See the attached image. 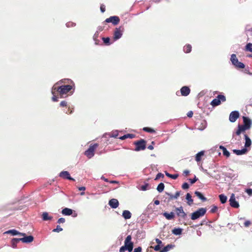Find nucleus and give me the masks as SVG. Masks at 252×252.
Wrapping results in <instances>:
<instances>
[{
    "instance_id": "f257e3e1",
    "label": "nucleus",
    "mask_w": 252,
    "mask_h": 252,
    "mask_svg": "<svg viewBox=\"0 0 252 252\" xmlns=\"http://www.w3.org/2000/svg\"><path fill=\"white\" fill-rule=\"evenodd\" d=\"M131 236L128 235L126 238L124 242V246L121 247L120 249V252H125L128 251V252H131L133 248V243L131 241Z\"/></svg>"
},
{
    "instance_id": "f03ea898",
    "label": "nucleus",
    "mask_w": 252,
    "mask_h": 252,
    "mask_svg": "<svg viewBox=\"0 0 252 252\" xmlns=\"http://www.w3.org/2000/svg\"><path fill=\"white\" fill-rule=\"evenodd\" d=\"M206 212V208H200L191 214V219L192 220H196L200 217L203 216L205 214Z\"/></svg>"
},
{
    "instance_id": "7ed1b4c3",
    "label": "nucleus",
    "mask_w": 252,
    "mask_h": 252,
    "mask_svg": "<svg viewBox=\"0 0 252 252\" xmlns=\"http://www.w3.org/2000/svg\"><path fill=\"white\" fill-rule=\"evenodd\" d=\"M231 62L233 65H234L236 68H245V64L240 62L238 59L237 58L236 55L235 54H232L230 58Z\"/></svg>"
},
{
    "instance_id": "20e7f679",
    "label": "nucleus",
    "mask_w": 252,
    "mask_h": 252,
    "mask_svg": "<svg viewBox=\"0 0 252 252\" xmlns=\"http://www.w3.org/2000/svg\"><path fill=\"white\" fill-rule=\"evenodd\" d=\"M98 145L95 143L93 145H91L89 149L85 152V155L89 158H91L94 156V152L95 149L98 147Z\"/></svg>"
},
{
    "instance_id": "39448f33",
    "label": "nucleus",
    "mask_w": 252,
    "mask_h": 252,
    "mask_svg": "<svg viewBox=\"0 0 252 252\" xmlns=\"http://www.w3.org/2000/svg\"><path fill=\"white\" fill-rule=\"evenodd\" d=\"M72 88V87L70 85H62L58 88V92L61 95L66 94Z\"/></svg>"
},
{
    "instance_id": "423d86ee",
    "label": "nucleus",
    "mask_w": 252,
    "mask_h": 252,
    "mask_svg": "<svg viewBox=\"0 0 252 252\" xmlns=\"http://www.w3.org/2000/svg\"><path fill=\"white\" fill-rule=\"evenodd\" d=\"M134 144L136 146L135 149V151L144 150L146 148V141L144 139H141L135 142Z\"/></svg>"
},
{
    "instance_id": "0eeeda50",
    "label": "nucleus",
    "mask_w": 252,
    "mask_h": 252,
    "mask_svg": "<svg viewBox=\"0 0 252 252\" xmlns=\"http://www.w3.org/2000/svg\"><path fill=\"white\" fill-rule=\"evenodd\" d=\"M243 125H242L244 127H245L247 130L250 129L252 125V121L251 119H250L248 117L243 116Z\"/></svg>"
},
{
    "instance_id": "6e6552de",
    "label": "nucleus",
    "mask_w": 252,
    "mask_h": 252,
    "mask_svg": "<svg viewBox=\"0 0 252 252\" xmlns=\"http://www.w3.org/2000/svg\"><path fill=\"white\" fill-rule=\"evenodd\" d=\"M230 205L233 208H238L239 207V202L236 200L235 194H231L229 200Z\"/></svg>"
},
{
    "instance_id": "1a4fd4ad",
    "label": "nucleus",
    "mask_w": 252,
    "mask_h": 252,
    "mask_svg": "<svg viewBox=\"0 0 252 252\" xmlns=\"http://www.w3.org/2000/svg\"><path fill=\"white\" fill-rule=\"evenodd\" d=\"M175 211L177 215L183 219H185L187 215V214L184 212L183 210V208L182 206H181L180 207H176L175 208Z\"/></svg>"
},
{
    "instance_id": "9d476101",
    "label": "nucleus",
    "mask_w": 252,
    "mask_h": 252,
    "mask_svg": "<svg viewBox=\"0 0 252 252\" xmlns=\"http://www.w3.org/2000/svg\"><path fill=\"white\" fill-rule=\"evenodd\" d=\"M120 19L118 16H113L105 20L107 23H112L114 25H117L120 22Z\"/></svg>"
},
{
    "instance_id": "9b49d317",
    "label": "nucleus",
    "mask_w": 252,
    "mask_h": 252,
    "mask_svg": "<svg viewBox=\"0 0 252 252\" xmlns=\"http://www.w3.org/2000/svg\"><path fill=\"white\" fill-rule=\"evenodd\" d=\"M239 117V113L237 111H234L230 113L229 120L230 122L234 123Z\"/></svg>"
},
{
    "instance_id": "f8f14e48",
    "label": "nucleus",
    "mask_w": 252,
    "mask_h": 252,
    "mask_svg": "<svg viewBox=\"0 0 252 252\" xmlns=\"http://www.w3.org/2000/svg\"><path fill=\"white\" fill-rule=\"evenodd\" d=\"M121 27L115 29L114 32V39L117 40L120 39L123 35V31L121 30Z\"/></svg>"
},
{
    "instance_id": "ddd939ff",
    "label": "nucleus",
    "mask_w": 252,
    "mask_h": 252,
    "mask_svg": "<svg viewBox=\"0 0 252 252\" xmlns=\"http://www.w3.org/2000/svg\"><path fill=\"white\" fill-rule=\"evenodd\" d=\"M59 176L63 179L74 181V179L70 176L69 173L67 171H63L61 172L59 174Z\"/></svg>"
},
{
    "instance_id": "4468645a",
    "label": "nucleus",
    "mask_w": 252,
    "mask_h": 252,
    "mask_svg": "<svg viewBox=\"0 0 252 252\" xmlns=\"http://www.w3.org/2000/svg\"><path fill=\"white\" fill-rule=\"evenodd\" d=\"M23 238H20L18 240H21V241L24 243H30L33 241L34 238L32 235L26 236L25 234V236H23Z\"/></svg>"
},
{
    "instance_id": "2eb2a0df",
    "label": "nucleus",
    "mask_w": 252,
    "mask_h": 252,
    "mask_svg": "<svg viewBox=\"0 0 252 252\" xmlns=\"http://www.w3.org/2000/svg\"><path fill=\"white\" fill-rule=\"evenodd\" d=\"M108 204L112 208L116 209L118 207L119 203L117 199L113 198L109 201Z\"/></svg>"
},
{
    "instance_id": "dca6fc26",
    "label": "nucleus",
    "mask_w": 252,
    "mask_h": 252,
    "mask_svg": "<svg viewBox=\"0 0 252 252\" xmlns=\"http://www.w3.org/2000/svg\"><path fill=\"white\" fill-rule=\"evenodd\" d=\"M180 91H181L182 95L186 96H188L189 94V93L190 92V90L189 87L184 86L181 88Z\"/></svg>"
},
{
    "instance_id": "f3484780",
    "label": "nucleus",
    "mask_w": 252,
    "mask_h": 252,
    "mask_svg": "<svg viewBox=\"0 0 252 252\" xmlns=\"http://www.w3.org/2000/svg\"><path fill=\"white\" fill-rule=\"evenodd\" d=\"M5 234H11L13 236H16V235H20V236H25V233H21L15 229H11L6 231L4 232Z\"/></svg>"
},
{
    "instance_id": "a211bd4d",
    "label": "nucleus",
    "mask_w": 252,
    "mask_h": 252,
    "mask_svg": "<svg viewBox=\"0 0 252 252\" xmlns=\"http://www.w3.org/2000/svg\"><path fill=\"white\" fill-rule=\"evenodd\" d=\"M248 151V149L246 148H243L241 150L234 149L233 152L237 155H242L246 154Z\"/></svg>"
},
{
    "instance_id": "6ab92c4d",
    "label": "nucleus",
    "mask_w": 252,
    "mask_h": 252,
    "mask_svg": "<svg viewBox=\"0 0 252 252\" xmlns=\"http://www.w3.org/2000/svg\"><path fill=\"white\" fill-rule=\"evenodd\" d=\"M244 137L245 139L244 148L248 149V148L250 147V146H251L252 141L250 137L246 134H244Z\"/></svg>"
},
{
    "instance_id": "aec40b11",
    "label": "nucleus",
    "mask_w": 252,
    "mask_h": 252,
    "mask_svg": "<svg viewBox=\"0 0 252 252\" xmlns=\"http://www.w3.org/2000/svg\"><path fill=\"white\" fill-rule=\"evenodd\" d=\"M153 205H152V204H150L148 205V206L145 210L144 213L145 215H149V214H152L153 213Z\"/></svg>"
},
{
    "instance_id": "412c9836",
    "label": "nucleus",
    "mask_w": 252,
    "mask_h": 252,
    "mask_svg": "<svg viewBox=\"0 0 252 252\" xmlns=\"http://www.w3.org/2000/svg\"><path fill=\"white\" fill-rule=\"evenodd\" d=\"M163 216L168 220H171L175 217V214L173 212H171L170 213L164 212L163 213Z\"/></svg>"
},
{
    "instance_id": "4be33fe9",
    "label": "nucleus",
    "mask_w": 252,
    "mask_h": 252,
    "mask_svg": "<svg viewBox=\"0 0 252 252\" xmlns=\"http://www.w3.org/2000/svg\"><path fill=\"white\" fill-rule=\"evenodd\" d=\"M66 80V79L62 80L60 81H59L58 83H57L56 84H55L53 86L52 89V94L53 95H54V94H55V92H56V91L58 92V88L59 87L57 86V85L58 84H59L61 83H65V81ZM67 80H68V79H67Z\"/></svg>"
},
{
    "instance_id": "5701e85b",
    "label": "nucleus",
    "mask_w": 252,
    "mask_h": 252,
    "mask_svg": "<svg viewBox=\"0 0 252 252\" xmlns=\"http://www.w3.org/2000/svg\"><path fill=\"white\" fill-rule=\"evenodd\" d=\"M122 216L125 220H128L131 218V214L128 210H124L123 212Z\"/></svg>"
},
{
    "instance_id": "b1692460",
    "label": "nucleus",
    "mask_w": 252,
    "mask_h": 252,
    "mask_svg": "<svg viewBox=\"0 0 252 252\" xmlns=\"http://www.w3.org/2000/svg\"><path fill=\"white\" fill-rule=\"evenodd\" d=\"M62 213L64 215L70 216L72 214L73 211L70 208H65L62 210Z\"/></svg>"
},
{
    "instance_id": "393cba45",
    "label": "nucleus",
    "mask_w": 252,
    "mask_h": 252,
    "mask_svg": "<svg viewBox=\"0 0 252 252\" xmlns=\"http://www.w3.org/2000/svg\"><path fill=\"white\" fill-rule=\"evenodd\" d=\"M219 148L222 151L223 155L227 158H228L230 156L229 152L226 149L225 147L222 145H220Z\"/></svg>"
},
{
    "instance_id": "a878e982",
    "label": "nucleus",
    "mask_w": 252,
    "mask_h": 252,
    "mask_svg": "<svg viewBox=\"0 0 252 252\" xmlns=\"http://www.w3.org/2000/svg\"><path fill=\"white\" fill-rule=\"evenodd\" d=\"M42 219L43 220L46 221L51 220L53 219V217L49 216L47 212H44L42 214Z\"/></svg>"
},
{
    "instance_id": "bb28decb",
    "label": "nucleus",
    "mask_w": 252,
    "mask_h": 252,
    "mask_svg": "<svg viewBox=\"0 0 252 252\" xmlns=\"http://www.w3.org/2000/svg\"><path fill=\"white\" fill-rule=\"evenodd\" d=\"M247 130L245 127H244L242 125H239L238 126V129L236 131V134L237 135H239L243 131Z\"/></svg>"
},
{
    "instance_id": "cd10ccee",
    "label": "nucleus",
    "mask_w": 252,
    "mask_h": 252,
    "mask_svg": "<svg viewBox=\"0 0 252 252\" xmlns=\"http://www.w3.org/2000/svg\"><path fill=\"white\" fill-rule=\"evenodd\" d=\"M194 193L202 201H206L207 200V198L200 192L196 191Z\"/></svg>"
},
{
    "instance_id": "c85d7f7f",
    "label": "nucleus",
    "mask_w": 252,
    "mask_h": 252,
    "mask_svg": "<svg viewBox=\"0 0 252 252\" xmlns=\"http://www.w3.org/2000/svg\"><path fill=\"white\" fill-rule=\"evenodd\" d=\"M183 229L181 228H175L172 230V233L175 235H179L182 234Z\"/></svg>"
},
{
    "instance_id": "c756f323",
    "label": "nucleus",
    "mask_w": 252,
    "mask_h": 252,
    "mask_svg": "<svg viewBox=\"0 0 252 252\" xmlns=\"http://www.w3.org/2000/svg\"><path fill=\"white\" fill-rule=\"evenodd\" d=\"M204 152L203 151H201L199 152H198L196 155H195V160L196 161L198 162L201 160V157L204 155Z\"/></svg>"
},
{
    "instance_id": "7c9ffc66",
    "label": "nucleus",
    "mask_w": 252,
    "mask_h": 252,
    "mask_svg": "<svg viewBox=\"0 0 252 252\" xmlns=\"http://www.w3.org/2000/svg\"><path fill=\"white\" fill-rule=\"evenodd\" d=\"M219 197L220 202L222 204H224L226 202L227 200V197L224 194H221L219 195Z\"/></svg>"
},
{
    "instance_id": "2f4dec72",
    "label": "nucleus",
    "mask_w": 252,
    "mask_h": 252,
    "mask_svg": "<svg viewBox=\"0 0 252 252\" xmlns=\"http://www.w3.org/2000/svg\"><path fill=\"white\" fill-rule=\"evenodd\" d=\"M186 199L188 200V204L189 205H191L193 203V199L191 194L189 193H187L186 195Z\"/></svg>"
},
{
    "instance_id": "473e14b6",
    "label": "nucleus",
    "mask_w": 252,
    "mask_h": 252,
    "mask_svg": "<svg viewBox=\"0 0 252 252\" xmlns=\"http://www.w3.org/2000/svg\"><path fill=\"white\" fill-rule=\"evenodd\" d=\"M166 194L168 196H169L170 199H177L180 195V191H177L175 193V195H172V194L169 193H166Z\"/></svg>"
},
{
    "instance_id": "72a5a7b5",
    "label": "nucleus",
    "mask_w": 252,
    "mask_h": 252,
    "mask_svg": "<svg viewBox=\"0 0 252 252\" xmlns=\"http://www.w3.org/2000/svg\"><path fill=\"white\" fill-rule=\"evenodd\" d=\"M220 104V100L217 97L213 99L211 102V105L213 107L219 105Z\"/></svg>"
},
{
    "instance_id": "f704fd0d",
    "label": "nucleus",
    "mask_w": 252,
    "mask_h": 252,
    "mask_svg": "<svg viewBox=\"0 0 252 252\" xmlns=\"http://www.w3.org/2000/svg\"><path fill=\"white\" fill-rule=\"evenodd\" d=\"M134 136H135V135L133 134H125V135L120 137L119 138L121 140H125L127 138H133L134 137Z\"/></svg>"
},
{
    "instance_id": "c9c22d12",
    "label": "nucleus",
    "mask_w": 252,
    "mask_h": 252,
    "mask_svg": "<svg viewBox=\"0 0 252 252\" xmlns=\"http://www.w3.org/2000/svg\"><path fill=\"white\" fill-rule=\"evenodd\" d=\"M164 185L163 183H159L157 188V190L159 192H161L163 191L164 190Z\"/></svg>"
},
{
    "instance_id": "e433bc0d",
    "label": "nucleus",
    "mask_w": 252,
    "mask_h": 252,
    "mask_svg": "<svg viewBox=\"0 0 252 252\" xmlns=\"http://www.w3.org/2000/svg\"><path fill=\"white\" fill-rule=\"evenodd\" d=\"M173 245L169 244L164 247L159 252H167L169 251L172 248Z\"/></svg>"
},
{
    "instance_id": "4c0bfd02",
    "label": "nucleus",
    "mask_w": 252,
    "mask_h": 252,
    "mask_svg": "<svg viewBox=\"0 0 252 252\" xmlns=\"http://www.w3.org/2000/svg\"><path fill=\"white\" fill-rule=\"evenodd\" d=\"M165 174L166 176L173 179H176L178 177V174H170L166 171L165 172Z\"/></svg>"
},
{
    "instance_id": "58836bf2",
    "label": "nucleus",
    "mask_w": 252,
    "mask_h": 252,
    "mask_svg": "<svg viewBox=\"0 0 252 252\" xmlns=\"http://www.w3.org/2000/svg\"><path fill=\"white\" fill-rule=\"evenodd\" d=\"M191 46L189 44H188L184 46V51L185 53H188L191 51Z\"/></svg>"
},
{
    "instance_id": "ea45409f",
    "label": "nucleus",
    "mask_w": 252,
    "mask_h": 252,
    "mask_svg": "<svg viewBox=\"0 0 252 252\" xmlns=\"http://www.w3.org/2000/svg\"><path fill=\"white\" fill-rule=\"evenodd\" d=\"M245 50L247 51L252 52V43H247L245 46Z\"/></svg>"
},
{
    "instance_id": "a19ab883",
    "label": "nucleus",
    "mask_w": 252,
    "mask_h": 252,
    "mask_svg": "<svg viewBox=\"0 0 252 252\" xmlns=\"http://www.w3.org/2000/svg\"><path fill=\"white\" fill-rule=\"evenodd\" d=\"M99 32H96L93 36V39L95 41V44H98L99 40L97 39L98 37Z\"/></svg>"
},
{
    "instance_id": "79ce46f5",
    "label": "nucleus",
    "mask_w": 252,
    "mask_h": 252,
    "mask_svg": "<svg viewBox=\"0 0 252 252\" xmlns=\"http://www.w3.org/2000/svg\"><path fill=\"white\" fill-rule=\"evenodd\" d=\"M20 238H13L12 240V247L13 248H15L17 243L21 241V240H19Z\"/></svg>"
},
{
    "instance_id": "37998d69",
    "label": "nucleus",
    "mask_w": 252,
    "mask_h": 252,
    "mask_svg": "<svg viewBox=\"0 0 252 252\" xmlns=\"http://www.w3.org/2000/svg\"><path fill=\"white\" fill-rule=\"evenodd\" d=\"M217 98L220 100V102H224L226 101L225 96L222 94H219L217 96Z\"/></svg>"
},
{
    "instance_id": "c03bdc74",
    "label": "nucleus",
    "mask_w": 252,
    "mask_h": 252,
    "mask_svg": "<svg viewBox=\"0 0 252 252\" xmlns=\"http://www.w3.org/2000/svg\"><path fill=\"white\" fill-rule=\"evenodd\" d=\"M143 130L145 131L150 132V133H154L155 132V130L154 129L150 128V127H144L143 128Z\"/></svg>"
},
{
    "instance_id": "a18cd8bd",
    "label": "nucleus",
    "mask_w": 252,
    "mask_h": 252,
    "mask_svg": "<svg viewBox=\"0 0 252 252\" xmlns=\"http://www.w3.org/2000/svg\"><path fill=\"white\" fill-rule=\"evenodd\" d=\"M103 42L105 44H107V45H109L110 43V38L107 37H102V38Z\"/></svg>"
},
{
    "instance_id": "49530a36",
    "label": "nucleus",
    "mask_w": 252,
    "mask_h": 252,
    "mask_svg": "<svg viewBox=\"0 0 252 252\" xmlns=\"http://www.w3.org/2000/svg\"><path fill=\"white\" fill-rule=\"evenodd\" d=\"M63 228L61 227L60 225H57L56 228H55L53 230V232H60L63 231Z\"/></svg>"
},
{
    "instance_id": "de8ad7c7",
    "label": "nucleus",
    "mask_w": 252,
    "mask_h": 252,
    "mask_svg": "<svg viewBox=\"0 0 252 252\" xmlns=\"http://www.w3.org/2000/svg\"><path fill=\"white\" fill-rule=\"evenodd\" d=\"M218 208L217 206H215V205H213L212 206V208L210 210V212L212 213H214L215 212H216V211H217Z\"/></svg>"
},
{
    "instance_id": "09e8293b",
    "label": "nucleus",
    "mask_w": 252,
    "mask_h": 252,
    "mask_svg": "<svg viewBox=\"0 0 252 252\" xmlns=\"http://www.w3.org/2000/svg\"><path fill=\"white\" fill-rule=\"evenodd\" d=\"M182 188L184 189H187L189 188V185L188 183L185 182L182 185Z\"/></svg>"
},
{
    "instance_id": "8fccbe9b",
    "label": "nucleus",
    "mask_w": 252,
    "mask_h": 252,
    "mask_svg": "<svg viewBox=\"0 0 252 252\" xmlns=\"http://www.w3.org/2000/svg\"><path fill=\"white\" fill-rule=\"evenodd\" d=\"M163 178L164 177V175L161 173H158L157 175H156V177L155 179V180H157L158 179H159L160 178Z\"/></svg>"
},
{
    "instance_id": "3c124183",
    "label": "nucleus",
    "mask_w": 252,
    "mask_h": 252,
    "mask_svg": "<svg viewBox=\"0 0 252 252\" xmlns=\"http://www.w3.org/2000/svg\"><path fill=\"white\" fill-rule=\"evenodd\" d=\"M198 180V178L195 176L194 178L191 179H189V180L191 184L195 183Z\"/></svg>"
},
{
    "instance_id": "603ef678",
    "label": "nucleus",
    "mask_w": 252,
    "mask_h": 252,
    "mask_svg": "<svg viewBox=\"0 0 252 252\" xmlns=\"http://www.w3.org/2000/svg\"><path fill=\"white\" fill-rule=\"evenodd\" d=\"M65 222V219L63 218H60L58 220L57 222L58 223H63Z\"/></svg>"
},
{
    "instance_id": "864d4df0",
    "label": "nucleus",
    "mask_w": 252,
    "mask_h": 252,
    "mask_svg": "<svg viewBox=\"0 0 252 252\" xmlns=\"http://www.w3.org/2000/svg\"><path fill=\"white\" fill-rule=\"evenodd\" d=\"M66 25L67 27H74L75 26V24L72 22H68L66 24Z\"/></svg>"
},
{
    "instance_id": "5fc2aeb1",
    "label": "nucleus",
    "mask_w": 252,
    "mask_h": 252,
    "mask_svg": "<svg viewBox=\"0 0 252 252\" xmlns=\"http://www.w3.org/2000/svg\"><path fill=\"white\" fill-rule=\"evenodd\" d=\"M66 105H67V102L64 100L61 101L60 103V106L62 107L66 106Z\"/></svg>"
},
{
    "instance_id": "6e6d98bb",
    "label": "nucleus",
    "mask_w": 252,
    "mask_h": 252,
    "mask_svg": "<svg viewBox=\"0 0 252 252\" xmlns=\"http://www.w3.org/2000/svg\"><path fill=\"white\" fill-rule=\"evenodd\" d=\"M118 131L117 130L115 131H114L113 132V133H112V135L111 136V137L116 138L117 136H118Z\"/></svg>"
},
{
    "instance_id": "4d7b16f0",
    "label": "nucleus",
    "mask_w": 252,
    "mask_h": 252,
    "mask_svg": "<svg viewBox=\"0 0 252 252\" xmlns=\"http://www.w3.org/2000/svg\"><path fill=\"white\" fill-rule=\"evenodd\" d=\"M251 224V222L250 220H247L244 222V225L245 227H249Z\"/></svg>"
},
{
    "instance_id": "13d9d810",
    "label": "nucleus",
    "mask_w": 252,
    "mask_h": 252,
    "mask_svg": "<svg viewBox=\"0 0 252 252\" xmlns=\"http://www.w3.org/2000/svg\"><path fill=\"white\" fill-rule=\"evenodd\" d=\"M100 11L102 13H103L105 12V7L104 6V5L103 4H101L100 5Z\"/></svg>"
},
{
    "instance_id": "bf43d9fd",
    "label": "nucleus",
    "mask_w": 252,
    "mask_h": 252,
    "mask_svg": "<svg viewBox=\"0 0 252 252\" xmlns=\"http://www.w3.org/2000/svg\"><path fill=\"white\" fill-rule=\"evenodd\" d=\"M148 184H145L144 185H143L141 187V189L142 190H143V191H145L147 189V187H148Z\"/></svg>"
},
{
    "instance_id": "052dcab7",
    "label": "nucleus",
    "mask_w": 252,
    "mask_h": 252,
    "mask_svg": "<svg viewBox=\"0 0 252 252\" xmlns=\"http://www.w3.org/2000/svg\"><path fill=\"white\" fill-rule=\"evenodd\" d=\"M246 192L249 195H251L252 194V189H248L246 190Z\"/></svg>"
},
{
    "instance_id": "680f3d73",
    "label": "nucleus",
    "mask_w": 252,
    "mask_h": 252,
    "mask_svg": "<svg viewBox=\"0 0 252 252\" xmlns=\"http://www.w3.org/2000/svg\"><path fill=\"white\" fill-rule=\"evenodd\" d=\"M142 248L141 247H138L135 248L134 250V252H141Z\"/></svg>"
},
{
    "instance_id": "e2e57ef3",
    "label": "nucleus",
    "mask_w": 252,
    "mask_h": 252,
    "mask_svg": "<svg viewBox=\"0 0 252 252\" xmlns=\"http://www.w3.org/2000/svg\"><path fill=\"white\" fill-rule=\"evenodd\" d=\"M160 249V246L159 245H157L154 247V250L156 251H158Z\"/></svg>"
},
{
    "instance_id": "0e129e2a",
    "label": "nucleus",
    "mask_w": 252,
    "mask_h": 252,
    "mask_svg": "<svg viewBox=\"0 0 252 252\" xmlns=\"http://www.w3.org/2000/svg\"><path fill=\"white\" fill-rule=\"evenodd\" d=\"M53 97H52V99L53 101H57L58 100V97H57L55 94H54V95H53Z\"/></svg>"
},
{
    "instance_id": "69168bd1",
    "label": "nucleus",
    "mask_w": 252,
    "mask_h": 252,
    "mask_svg": "<svg viewBox=\"0 0 252 252\" xmlns=\"http://www.w3.org/2000/svg\"><path fill=\"white\" fill-rule=\"evenodd\" d=\"M203 172H204L206 174H207V175H208V176H209L212 177V174H211V173H210L209 172H208L207 171V170H206V169H203Z\"/></svg>"
},
{
    "instance_id": "338daca9",
    "label": "nucleus",
    "mask_w": 252,
    "mask_h": 252,
    "mask_svg": "<svg viewBox=\"0 0 252 252\" xmlns=\"http://www.w3.org/2000/svg\"><path fill=\"white\" fill-rule=\"evenodd\" d=\"M192 115H193V112L192 111H189L188 114H187V116L188 117L190 118V117H192Z\"/></svg>"
},
{
    "instance_id": "774afa93",
    "label": "nucleus",
    "mask_w": 252,
    "mask_h": 252,
    "mask_svg": "<svg viewBox=\"0 0 252 252\" xmlns=\"http://www.w3.org/2000/svg\"><path fill=\"white\" fill-rule=\"evenodd\" d=\"M205 127H206L205 125H204V126L202 125V126L199 127L198 128V129L201 131H202L205 128Z\"/></svg>"
}]
</instances>
